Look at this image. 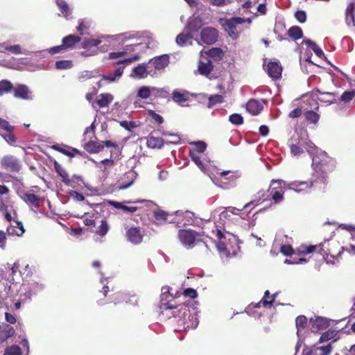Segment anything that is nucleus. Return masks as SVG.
Returning a JSON list of instances; mask_svg holds the SVG:
<instances>
[{
    "label": "nucleus",
    "instance_id": "aec40b11",
    "mask_svg": "<svg viewBox=\"0 0 355 355\" xmlns=\"http://www.w3.org/2000/svg\"><path fill=\"white\" fill-rule=\"evenodd\" d=\"M269 294H270V292L268 291H266L262 300L259 302H258L257 304L252 303L250 304V306L248 307L252 306L254 308H259L261 306V304H262V305L264 307H268V306L270 307L272 305L273 302H275L276 297L277 295V293L273 294L272 296L271 297V299L270 300H268L266 299V297L268 295H269Z\"/></svg>",
    "mask_w": 355,
    "mask_h": 355
},
{
    "label": "nucleus",
    "instance_id": "0e129e2a",
    "mask_svg": "<svg viewBox=\"0 0 355 355\" xmlns=\"http://www.w3.org/2000/svg\"><path fill=\"white\" fill-rule=\"evenodd\" d=\"M3 334L5 338L7 339L13 336L15 334V330L12 327L7 324L4 328Z\"/></svg>",
    "mask_w": 355,
    "mask_h": 355
},
{
    "label": "nucleus",
    "instance_id": "4be33fe9",
    "mask_svg": "<svg viewBox=\"0 0 355 355\" xmlns=\"http://www.w3.org/2000/svg\"><path fill=\"white\" fill-rule=\"evenodd\" d=\"M146 144L150 148H161L164 144V141L161 137H156L149 135L147 137Z\"/></svg>",
    "mask_w": 355,
    "mask_h": 355
},
{
    "label": "nucleus",
    "instance_id": "f257e3e1",
    "mask_svg": "<svg viewBox=\"0 0 355 355\" xmlns=\"http://www.w3.org/2000/svg\"><path fill=\"white\" fill-rule=\"evenodd\" d=\"M162 291L161 300L159 304L160 313L168 318L174 317L180 331L196 329L198 325V319L196 313H191L187 305H175L168 300V295L170 297L173 298V295L170 293L169 287H163Z\"/></svg>",
    "mask_w": 355,
    "mask_h": 355
},
{
    "label": "nucleus",
    "instance_id": "393cba45",
    "mask_svg": "<svg viewBox=\"0 0 355 355\" xmlns=\"http://www.w3.org/2000/svg\"><path fill=\"white\" fill-rule=\"evenodd\" d=\"M198 69L201 75H209L214 69V65L211 60H208L207 62L199 61Z\"/></svg>",
    "mask_w": 355,
    "mask_h": 355
},
{
    "label": "nucleus",
    "instance_id": "c85d7f7f",
    "mask_svg": "<svg viewBox=\"0 0 355 355\" xmlns=\"http://www.w3.org/2000/svg\"><path fill=\"white\" fill-rule=\"evenodd\" d=\"M52 148L62 153L63 155H65L67 156H69L70 157H73L75 156V155H82V152L80 151L79 150L76 149V148H73L71 149V151H69L68 150H66L60 146H59L58 145H53L52 146Z\"/></svg>",
    "mask_w": 355,
    "mask_h": 355
},
{
    "label": "nucleus",
    "instance_id": "9d476101",
    "mask_svg": "<svg viewBox=\"0 0 355 355\" xmlns=\"http://www.w3.org/2000/svg\"><path fill=\"white\" fill-rule=\"evenodd\" d=\"M218 31L211 27L202 28L200 33V39L206 44H213L218 40Z\"/></svg>",
    "mask_w": 355,
    "mask_h": 355
},
{
    "label": "nucleus",
    "instance_id": "a878e982",
    "mask_svg": "<svg viewBox=\"0 0 355 355\" xmlns=\"http://www.w3.org/2000/svg\"><path fill=\"white\" fill-rule=\"evenodd\" d=\"M192 148L189 150V153H193L196 155L203 153L207 149V144L202 141H193L190 143Z\"/></svg>",
    "mask_w": 355,
    "mask_h": 355
},
{
    "label": "nucleus",
    "instance_id": "473e14b6",
    "mask_svg": "<svg viewBox=\"0 0 355 355\" xmlns=\"http://www.w3.org/2000/svg\"><path fill=\"white\" fill-rule=\"evenodd\" d=\"M290 144L291 153L294 156H299L304 153L302 149V144L299 141L297 143L293 142V139H291Z\"/></svg>",
    "mask_w": 355,
    "mask_h": 355
},
{
    "label": "nucleus",
    "instance_id": "bf43d9fd",
    "mask_svg": "<svg viewBox=\"0 0 355 355\" xmlns=\"http://www.w3.org/2000/svg\"><path fill=\"white\" fill-rule=\"evenodd\" d=\"M140 59V55L137 53L134 55L132 58H126L124 60H119L116 62V64H129L135 61L139 60Z\"/></svg>",
    "mask_w": 355,
    "mask_h": 355
},
{
    "label": "nucleus",
    "instance_id": "58836bf2",
    "mask_svg": "<svg viewBox=\"0 0 355 355\" xmlns=\"http://www.w3.org/2000/svg\"><path fill=\"white\" fill-rule=\"evenodd\" d=\"M101 42V41L98 39H85L81 45L83 49L88 50L92 47L97 46Z\"/></svg>",
    "mask_w": 355,
    "mask_h": 355
},
{
    "label": "nucleus",
    "instance_id": "13d9d810",
    "mask_svg": "<svg viewBox=\"0 0 355 355\" xmlns=\"http://www.w3.org/2000/svg\"><path fill=\"white\" fill-rule=\"evenodd\" d=\"M0 130H4L6 132H10L13 131L14 127L10 125L6 120L0 118Z\"/></svg>",
    "mask_w": 355,
    "mask_h": 355
},
{
    "label": "nucleus",
    "instance_id": "8fccbe9b",
    "mask_svg": "<svg viewBox=\"0 0 355 355\" xmlns=\"http://www.w3.org/2000/svg\"><path fill=\"white\" fill-rule=\"evenodd\" d=\"M21 348L19 346L12 345L6 349L4 355H21Z\"/></svg>",
    "mask_w": 355,
    "mask_h": 355
},
{
    "label": "nucleus",
    "instance_id": "bb28decb",
    "mask_svg": "<svg viewBox=\"0 0 355 355\" xmlns=\"http://www.w3.org/2000/svg\"><path fill=\"white\" fill-rule=\"evenodd\" d=\"M113 96L110 94H101L96 99V103L100 107H105L113 101Z\"/></svg>",
    "mask_w": 355,
    "mask_h": 355
},
{
    "label": "nucleus",
    "instance_id": "a211bd4d",
    "mask_svg": "<svg viewBox=\"0 0 355 355\" xmlns=\"http://www.w3.org/2000/svg\"><path fill=\"white\" fill-rule=\"evenodd\" d=\"M268 193V189L266 191L260 190L259 191L257 192L256 195V200L250 201V202L245 205L244 207H243V209L248 208L251 205H253L255 201L257 202V205H260L264 202H270V197Z\"/></svg>",
    "mask_w": 355,
    "mask_h": 355
},
{
    "label": "nucleus",
    "instance_id": "603ef678",
    "mask_svg": "<svg viewBox=\"0 0 355 355\" xmlns=\"http://www.w3.org/2000/svg\"><path fill=\"white\" fill-rule=\"evenodd\" d=\"M216 248L221 254L227 257L229 256L230 252L227 250V245L225 244L223 240L218 241V242L216 243Z\"/></svg>",
    "mask_w": 355,
    "mask_h": 355
},
{
    "label": "nucleus",
    "instance_id": "cd10ccee",
    "mask_svg": "<svg viewBox=\"0 0 355 355\" xmlns=\"http://www.w3.org/2000/svg\"><path fill=\"white\" fill-rule=\"evenodd\" d=\"M55 3L58 6L62 15L67 18L71 15V10L67 3V2L64 0H55Z\"/></svg>",
    "mask_w": 355,
    "mask_h": 355
},
{
    "label": "nucleus",
    "instance_id": "5fc2aeb1",
    "mask_svg": "<svg viewBox=\"0 0 355 355\" xmlns=\"http://www.w3.org/2000/svg\"><path fill=\"white\" fill-rule=\"evenodd\" d=\"M155 219L158 222L165 221L167 219L168 213L162 210L155 211L153 213Z\"/></svg>",
    "mask_w": 355,
    "mask_h": 355
},
{
    "label": "nucleus",
    "instance_id": "1a4fd4ad",
    "mask_svg": "<svg viewBox=\"0 0 355 355\" xmlns=\"http://www.w3.org/2000/svg\"><path fill=\"white\" fill-rule=\"evenodd\" d=\"M244 22V19L241 17H232L225 21V24H224L225 29L227 31L231 37L236 39L239 37V32L236 29V26Z\"/></svg>",
    "mask_w": 355,
    "mask_h": 355
},
{
    "label": "nucleus",
    "instance_id": "423d86ee",
    "mask_svg": "<svg viewBox=\"0 0 355 355\" xmlns=\"http://www.w3.org/2000/svg\"><path fill=\"white\" fill-rule=\"evenodd\" d=\"M200 234L195 230L188 229L179 230L178 239L181 243L187 247L191 248L193 247L195 242L198 243L200 240L198 239Z\"/></svg>",
    "mask_w": 355,
    "mask_h": 355
},
{
    "label": "nucleus",
    "instance_id": "2eb2a0df",
    "mask_svg": "<svg viewBox=\"0 0 355 355\" xmlns=\"http://www.w3.org/2000/svg\"><path fill=\"white\" fill-rule=\"evenodd\" d=\"M13 222L15 225H10L7 227L8 234L12 236H21L25 232L23 223L15 219Z\"/></svg>",
    "mask_w": 355,
    "mask_h": 355
},
{
    "label": "nucleus",
    "instance_id": "f3484780",
    "mask_svg": "<svg viewBox=\"0 0 355 355\" xmlns=\"http://www.w3.org/2000/svg\"><path fill=\"white\" fill-rule=\"evenodd\" d=\"M263 109L262 104L256 99H250L246 104V110L252 115L259 114Z\"/></svg>",
    "mask_w": 355,
    "mask_h": 355
},
{
    "label": "nucleus",
    "instance_id": "a18cd8bd",
    "mask_svg": "<svg viewBox=\"0 0 355 355\" xmlns=\"http://www.w3.org/2000/svg\"><path fill=\"white\" fill-rule=\"evenodd\" d=\"M145 68L148 76L151 77L157 76L158 73L156 69L154 67V62L153 59L150 60L147 64H145Z\"/></svg>",
    "mask_w": 355,
    "mask_h": 355
},
{
    "label": "nucleus",
    "instance_id": "5701e85b",
    "mask_svg": "<svg viewBox=\"0 0 355 355\" xmlns=\"http://www.w3.org/2000/svg\"><path fill=\"white\" fill-rule=\"evenodd\" d=\"M205 53L211 58L214 61H220L224 57L223 51L218 47H213L211 49L205 51Z\"/></svg>",
    "mask_w": 355,
    "mask_h": 355
},
{
    "label": "nucleus",
    "instance_id": "c756f323",
    "mask_svg": "<svg viewBox=\"0 0 355 355\" xmlns=\"http://www.w3.org/2000/svg\"><path fill=\"white\" fill-rule=\"evenodd\" d=\"M202 26V21L199 18L190 19L187 25V29L192 33L197 32Z\"/></svg>",
    "mask_w": 355,
    "mask_h": 355
},
{
    "label": "nucleus",
    "instance_id": "ea45409f",
    "mask_svg": "<svg viewBox=\"0 0 355 355\" xmlns=\"http://www.w3.org/2000/svg\"><path fill=\"white\" fill-rule=\"evenodd\" d=\"M304 116L306 121L313 124L317 123L320 119V115L312 110L306 111L304 113Z\"/></svg>",
    "mask_w": 355,
    "mask_h": 355
},
{
    "label": "nucleus",
    "instance_id": "6e6552de",
    "mask_svg": "<svg viewBox=\"0 0 355 355\" xmlns=\"http://www.w3.org/2000/svg\"><path fill=\"white\" fill-rule=\"evenodd\" d=\"M125 238L133 245H139L143 241L144 234L139 227H130L126 229Z\"/></svg>",
    "mask_w": 355,
    "mask_h": 355
},
{
    "label": "nucleus",
    "instance_id": "0eeeda50",
    "mask_svg": "<svg viewBox=\"0 0 355 355\" xmlns=\"http://www.w3.org/2000/svg\"><path fill=\"white\" fill-rule=\"evenodd\" d=\"M1 166L11 173H19L21 169L19 159L12 155H6L1 161Z\"/></svg>",
    "mask_w": 355,
    "mask_h": 355
},
{
    "label": "nucleus",
    "instance_id": "79ce46f5",
    "mask_svg": "<svg viewBox=\"0 0 355 355\" xmlns=\"http://www.w3.org/2000/svg\"><path fill=\"white\" fill-rule=\"evenodd\" d=\"M337 335V332L334 329H329L328 331L323 333L320 339L319 343H324L327 342L332 338H334V337Z\"/></svg>",
    "mask_w": 355,
    "mask_h": 355
},
{
    "label": "nucleus",
    "instance_id": "49530a36",
    "mask_svg": "<svg viewBox=\"0 0 355 355\" xmlns=\"http://www.w3.org/2000/svg\"><path fill=\"white\" fill-rule=\"evenodd\" d=\"M189 157L202 171H205L206 167L203 162L201 161L200 157L198 155H196L193 153H189Z\"/></svg>",
    "mask_w": 355,
    "mask_h": 355
},
{
    "label": "nucleus",
    "instance_id": "680f3d73",
    "mask_svg": "<svg viewBox=\"0 0 355 355\" xmlns=\"http://www.w3.org/2000/svg\"><path fill=\"white\" fill-rule=\"evenodd\" d=\"M128 47H129V46L127 45L125 46L124 51H119V52H111L109 54V58L110 59H115V58H117L122 57V56L125 55L127 53V52L128 51H130Z\"/></svg>",
    "mask_w": 355,
    "mask_h": 355
},
{
    "label": "nucleus",
    "instance_id": "b1692460",
    "mask_svg": "<svg viewBox=\"0 0 355 355\" xmlns=\"http://www.w3.org/2000/svg\"><path fill=\"white\" fill-rule=\"evenodd\" d=\"M130 76L138 79L146 78L148 74L145 68V63L139 64L137 67H134Z\"/></svg>",
    "mask_w": 355,
    "mask_h": 355
},
{
    "label": "nucleus",
    "instance_id": "774afa93",
    "mask_svg": "<svg viewBox=\"0 0 355 355\" xmlns=\"http://www.w3.org/2000/svg\"><path fill=\"white\" fill-rule=\"evenodd\" d=\"M163 135L171 136L173 137V139L170 141H166V144H178L180 142V137L177 134L163 132Z\"/></svg>",
    "mask_w": 355,
    "mask_h": 355
},
{
    "label": "nucleus",
    "instance_id": "e433bc0d",
    "mask_svg": "<svg viewBox=\"0 0 355 355\" xmlns=\"http://www.w3.org/2000/svg\"><path fill=\"white\" fill-rule=\"evenodd\" d=\"M108 230H109V226H108L107 220L102 219L101 221V225L98 227V228L95 231V233L97 235L103 237L107 234Z\"/></svg>",
    "mask_w": 355,
    "mask_h": 355
},
{
    "label": "nucleus",
    "instance_id": "c9c22d12",
    "mask_svg": "<svg viewBox=\"0 0 355 355\" xmlns=\"http://www.w3.org/2000/svg\"><path fill=\"white\" fill-rule=\"evenodd\" d=\"M13 85L9 80H2L0 81V96L7 94L13 90Z\"/></svg>",
    "mask_w": 355,
    "mask_h": 355
},
{
    "label": "nucleus",
    "instance_id": "052dcab7",
    "mask_svg": "<svg viewBox=\"0 0 355 355\" xmlns=\"http://www.w3.org/2000/svg\"><path fill=\"white\" fill-rule=\"evenodd\" d=\"M148 114H149V116L154 120V121L155 123H157V124H162L163 122H164V119L163 117L156 113L155 111L153 110H149L148 111Z\"/></svg>",
    "mask_w": 355,
    "mask_h": 355
},
{
    "label": "nucleus",
    "instance_id": "4468645a",
    "mask_svg": "<svg viewBox=\"0 0 355 355\" xmlns=\"http://www.w3.org/2000/svg\"><path fill=\"white\" fill-rule=\"evenodd\" d=\"M329 322L327 318L318 317L312 321L311 329L313 332H318L328 327Z\"/></svg>",
    "mask_w": 355,
    "mask_h": 355
},
{
    "label": "nucleus",
    "instance_id": "2f4dec72",
    "mask_svg": "<svg viewBox=\"0 0 355 355\" xmlns=\"http://www.w3.org/2000/svg\"><path fill=\"white\" fill-rule=\"evenodd\" d=\"M192 38V35L190 33H180L176 37V43L180 46H183L187 45V44L191 43V40Z\"/></svg>",
    "mask_w": 355,
    "mask_h": 355
},
{
    "label": "nucleus",
    "instance_id": "f704fd0d",
    "mask_svg": "<svg viewBox=\"0 0 355 355\" xmlns=\"http://www.w3.org/2000/svg\"><path fill=\"white\" fill-rule=\"evenodd\" d=\"M320 94V98L319 100L322 102L328 103L329 104L335 103L336 102V96L332 92H321L318 91Z\"/></svg>",
    "mask_w": 355,
    "mask_h": 355
},
{
    "label": "nucleus",
    "instance_id": "ddd939ff",
    "mask_svg": "<svg viewBox=\"0 0 355 355\" xmlns=\"http://www.w3.org/2000/svg\"><path fill=\"white\" fill-rule=\"evenodd\" d=\"M282 67L275 62H270L268 64L267 72L270 77L274 79H278L282 76Z\"/></svg>",
    "mask_w": 355,
    "mask_h": 355
},
{
    "label": "nucleus",
    "instance_id": "72a5a7b5",
    "mask_svg": "<svg viewBox=\"0 0 355 355\" xmlns=\"http://www.w3.org/2000/svg\"><path fill=\"white\" fill-rule=\"evenodd\" d=\"M124 177L128 180V182L125 184H121L119 185V189L124 190L130 187L134 182L135 179V173L132 171H128L124 174Z\"/></svg>",
    "mask_w": 355,
    "mask_h": 355
},
{
    "label": "nucleus",
    "instance_id": "f03ea898",
    "mask_svg": "<svg viewBox=\"0 0 355 355\" xmlns=\"http://www.w3.org/2000/svg\"><path fill=\"white\" fill-rule=\"evenodd\" d=\"M313 173L309 182H294L291 184L293 189L304 186L305 188L316 187L318 183L325 185L327 178L336 168V162L326 153L315 155L312 159Z\"/></svg>",
    "mask_w": 355,
    "mask_h": 355
},
{
    "label": "nucleus",
    "instance_id": "dca6fc26",
    "mask_svg": "<svg viewBox=\"0 0 355 355\" xmlns=\"http://www.w3.org/2000/svg\"><path fill=\"white\" fill-rule=\"evenodd\" d=\"M83 148L87 153L94 154L102 151L104 144L101 141H89L84 144Z\"/></svg>",
    "mask_w": 355,
    "mask_h": 355
},
{
    "label": "nucleus",
    "instance_id": "9b49d317",
    "mask_svg": "<svg viewBox=\"0 0 355 355\" xmlns=\"http://www.w3.org/2000/svg\"><path fill=\"white\" fill-rule=\"evenodd\" d=\"M153 60L154 62V67L156 69L158 74L169 64V57L166 54L155 57L153 58Z\"/></svg>",
    "mask_w": 355,
    "mask_h": 355
},
{
    "label": "nucleus",
    "instance_id": "4c0bfd02",
    "mask_svg": "<svg viewBox=\"0 0 355 355\" xmlns=\"http://www.w3.org/2000/svg\"><path fill=\"white\" fill-rule=\"evenodd\" d=\"M55 169L59 176L61 178L62 182L69 184L70 182V179L69 178V175L67 172L58 163L55 164Z\"/></svg>",
    "mask_w": 355,
    "mask_h": 355
},
{
    "label": "nucleus",
    "instance_id": "a19ab883",
    "mask_svg": "<svg viewBox=\"0 0 355 355\" xmlns=\"http://www.w3.org/2000/svg\"><path fill=\"white\" fill-rule=\"evenodd\" d=\"M90 27L89 22L85 19H80L78 20V26H77V31L80 35H83L85 31H87Z\"/></svg>",
    "mask_w": 355,
    "mask_h": 355
},
{
    "label": "nucleus",
    "instance_id": "7ed1b4c3",
    "mask_svg": "<svg viewBox=\"0 0 355 355\" xmlns=\"http://www.w3.org/2000/svg\"><path fill=\"white\" fill-rule=\"evenodd\" d=\"M286 184L282 180H272L268 187L270 207L282 203L284 200Z\"/></svg>",
    "mask_w": 355,
    "mask_h": 355
},
{
    "label": "nucleus",
    "instance_id": "09e8293b",
    "mask_svg": "<svg viewBox=\"0 0 355 355\" xmlns=\"http://www.w3.org/2000/svg\"><path fill=\"white\" fill-rule=\"evenodd\" d=\"M55 65L58 69H67L72 67L73 63L71 60H63L57 61Z\"/></svg>",
    "mask_w": 355,
    "mask_h": 355
},
{
    "label": "nucleus",
    "instance_id": "6e6d98bb",
    "mask_svg": "<svg viewBox=\"0 0 355 355\" xmlns=\"http://www.w3.org/2000/svg\"><path fill=\"white\" fill-rule=\"evenodd\" d=\"M241 210V209H236V207H229L226 208L225 210L223 211L220 213V216L226 218L230 216L229 212L232 214H239V212Z\"/></svg>",
    "mask_w": 355,
    "mask_h": 355
},
{
    "label": "nucleus",
    "instance_id": "c03bdc74",
    "mask_svg": "<svg viewBox=\"0 0 355 355\" xmlns=\"http://www.w3.org/2000/svg\"><path fill=\"white\" fill-rule=\"evenodd\" d=\"M173 100L179 104L184 103L188 100V97L183 93L178 91H174L172 94Z\"/></svg>",
    "mask_w": 355,
    "mask_h": 355
},
{
    "label": "nucleus",
    "instance_id": "de8ad7c7",
    "mask_svg": "<svg viewBox=\"0 0 355 355\" xmlns=\"http://www.w3.org/2000/svg\"><path fill=\"white\" fill-rule=\"evenodd\" d=\"M229 121L234 125H241L243 123V118L240 114L234 113L229 116Z\"/></svg>",
    "mask_w": 355,
    "mask_h": 355
},
{
    "label": "nucleus",
    "instance_id": "20e7f679",
    "mask_svg": "<svg viewBox=\"0 0 355 355\" xmlns=\"http://www.w3.org/2000/svg\"><path fill=\"white\" fill-rule=\"evenodd\" d=\"M81 37L80 35H69L64 37L62 40V44L58 46L51 47L49 49V53L51 54H56L61 51L73 49L77 43L80 42Z\"/></svg>",
    "mask_w": 355,
    "mask_h": 355
},
{
    "label": "nucleus",
    "instance_id": "69168bd1",
    "mask_svg": "<svg viewBox=\"0 0 355 355\" xmlns=\"http://www.w3.org/2000/svg\"><path fill=\"white\" fill-rule=\"evenodd\" d=\"M280 252L285 256H291L293 254V249L290 245H283L280 248Z\"/></svg>",
    "mask_w": 355,
    "mask_h": 355
},
{
    "label": "nucleus",
    "instance_id": "37998d69",
    "mask_svg": "<svg viewBox=\"0 0 355 355\" xmlns=\"http://www.w3.org/2000/svg\"><path fill=\"white\" fill-rule=\"evenodd\" d=\"M224 101V98L222 95L216 94L211 95L209 97L208 107H212L218 103H221Z\"/></svg>",
    "mask_w": 355,
    "mask_h": 355
},
{
    "label": "nucleus",
    "instance_id": "3c124183",
    "mask_svg": "<svg viewBox=\"0 0 355 355\" xmlns=\"http://www.w3.org/2000/svg\"><path fill=\"white\" fill-rule=\"evenodd\" d=\"M137 96L140 98L146 99L150 96V90L148 87L143 86L140 87L137 92Z\"/></svg>",
    "mask_w": 355,
    "mask_h": 355
},
{
    "label": "nucleus",
    "instance_id": "338daca9",
    "mask_svg": "<svg viewBox=\"0 0 355 355\" xmlns=\"http://www.w3.org/2000/svg\"><path fill=\"white\" fill-rule=\"evenodd\" d=\"M183 295L184 297H188L191 299H195L196 297H197L198 293L195 289L189 288L185 289L183 291Z\"/></svg>",
    "mask_w": 355,
    "mask_h": 355
},
{
    "label": "nucleus",
    "instance_id": "6ab92c4d",
    "mask_svg": "<svg viewBox=\"0 0 355 355\" xmlns=\"http://www.w3.org/2000/svg\"><path fill=\"white\" fill-rule=\"evenodd\" d=\"M355 3L350 2L345 10V21L348 26H355Z\"/></svg>",
    "mask_w": 355,
    "mask_h": 355
},
{
    "label": "nucleus",
    "instance_id": "f8f14e48",
    "mask_svg": "<svg viewBox=\"0 0 355 355\" xmlns=\"http://www.w3.org/2000/svg\"><path fill=\"white\" fill-rule=\"evenodd\" d=\"M13 94L15 98L28 100L31 98L30 90L25 85H18L13 87Z\"/></svg>",
    "mask_w": 355,
    "mask_h": 355
},
{
    "label": "nucleus",
    "instance_id": "4d7b16f0",
    "mask_svg": "<svg viewBox=\"0 0 355 355\" xmlns=\"http://www.w3.org/2000/svg\"><path fill=\"white\" fill-rule=\"evenodd\" d=\"M355 96V91H345L340 96V101L347 103L349 102Z\"/></svg>",
    "mask_w": 355,
    "mask_h": 355
},
{
    "label": "nucleus",
    "instance_id": "412c9836",
    "mask_svg": "<svg viewBox=\"0 0 355 355\" xmlns=\"http://www.w3.org/2000/svg\"><path fill=\"white\" fill-rule=\"evenodd\" d=\"M22 199L27 204L32 205L35 208L37 209L40 206L41 199L38 196H37L34 193H28V192L25 193L22 197Z\"/></svg>",
    "mask_w": 355,
    "mask_h": 355
},
{
    "label": "nucleus",
    "instance_id": "e2e57ef3",
    "mask_svg": "<svg viewBox=\"0 0 355 355\" xmlns=\"http://www.w3.org/2000/svg\"><path fill=\"white\" fill-rule=\"evenodd\" d=\"M295 17L300 23H304L306 21V14L304 10L295 12Z\"/></svg>",
    "mask_w": 355,
    "mask_h": 355
},
{
    "label": "nucleus",
    "instance_id": "39448f33",
    "mask_svg": "<svg viewBox=\"0 0 355 355\" xmlns=\"http://www.w3.org/2000/svg\"><path fill=\"white\" fill-rule=\"evenodd\" d=\"M324 248H324L322 249L326 254L324 259L327 263H331L333 264L338 261L339 257L345 250L344 248L340 246L338 242L328 243L327 246Z\"/></svg>",
    "mask_w": 355,
    "mask_h": 355
},
{
    "label": "nucleus",
    "instance_id": "864d4df0",
    "mask_svg": "<svg viewBox=\"0 0 355 355\" xmlns=\"http://www.w3.org/2000/svg\"><path fill=\"white\" fill-rule=\"evenodd\" d=\"M307 323V319L304 315H299L295 319V324L297 329H303Z\"/></svg>",
    "mask_w": 355,
    "mask_h": 355
},
{
    "label": "nucleus",
    "instance_id": "7c9ffc66",
    "mask_svg": "<svg viewBox=\"0 0 355 355\" xmlns=\"http://www.w3.org/2000/svg\"><path fill=\"white\" fill-rule=\"evenodd\" d=\"M288 35L294 40H297L302 37L303 32L300 26H294L288 29Z\"/></svg>",
    "mask_w": 355,
    "mask_h": 355
}]
</instances>
